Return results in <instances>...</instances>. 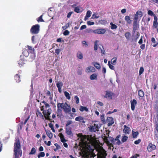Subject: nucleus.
<instances>
[{
  "label": "nucleus",
  "mask_w": 158,
  "mask_h": 158,
  "mask_svg": "<svg viewBox=\"0 0 158 158\" xmlns=\"http://www.w3.org/2000/svg\"><path fill=\"white\" fill-rule=\"evenodd\" d=\"M57 116H60L62 115V110L60 109H57Z\"/></svg>",
  "instance_id": "obj_38"
},
{
  "label": "nucleus",
  "mask_w": 158,
  "mask_h": 158,
  "mask_svg": "<svg viewBox=\"0 0 158 158\" xmlns=\"http://www.w3.org/2000/svg\"><path fill=\"white\" fill-rule=\"evenodd\" d=\"M113 95V93L111 91H106L105 92L104 98L108 100L111 99L112 98V97Z\"/></svg>",
  "instance_id": "obj_5"
},
{
  "label": "nucleus",
  "mask_w": 158,
  "mask_h": 158,
  "mask_svg": "<svg viewBox=\"0 0 158 158\" xmlns=\"http://www.w3.org/2000/svg\"><path fill=\"white\" fill-rule=\"evenodd\" d=\"M128 139V137L124 135L122 137V140L123 142L124 143L126 142Z\"/></svg>",
  "instance_id": "obj_43"
},
{
  "label": "nucleus",
  "mask_w": 158,
  "mask_h": 158,
  "mask_svg": "<svg viewBox=\"0 0 158 158\" xmlns=\"http://www.w3.org/2000/svg\"><path fill=\"white\" fill-rule=\"evenodd\" d=\"M111 62L112 64L114 65L116 63V59L113 58L111 60Z\"/></svg>",
  "instance_id": "obj_45"
},
{
  "label": "nucleus",
  "mask_w": 158,
  "mask_h": 158,
  "mask_svg": "<svg viewBox=\"0 0 158 158\" xmlns=\"http://www.w3.org/2000/svg\"><path fill=\"white\" fill-rule=\"evenodd\" d=\"M103 139L105 140V141L107 143V144L109 143V141L108 140V137H107L106 136H104L103 138Z\"/></svg>",
  "instance_id": "obj_47"
},
{
  "label": "nucleus",
  "mask_w": 158,
  "mask_h": 158,
  "mask_svg": "<svg viewBox=\"0 0 158 158\" xmlns=\"http://www.w3.org/2000/svg\"><path fill=\"white\" fill-rule=\"evenodd\" d=\"M14 152L15 158H19V157L21 156L22 152L21 150V147L19 140H17L14 144Z\"/></svg>",
  "instance_id": "obj_1"
},
{
  "label": "nucleus",
  "mask_w": 158,
  "mask_h": 158,
  "mask_svg": "<svg viewBox=\"0 0 158 158\" xmlns=\"http://www.w3.org/2000/svg\"><path fill=\"white\" fill-rule=\"evenodd\" d=\"M100 127V124L99 123H94V125L91 127L90 130L91 131L95 132L98 131Z\"/></svg>",
  "instance_id": "obj_3"
},
{
  "label": "nucleus",
  "mask_w": 158,
  "mask_h": 158,
  "mask_svg": "<svg viewBox=\"0 0 158 158\" xmlns=\"http://www.w3.org/2000/svg\"><path fill=\"white\" fill-rule=\"evenodd\" d=\"M106 31V30L104 29L100 28L97 29L94 31L95 33L98 34H104Z\"/></svg>",
  "instance_id": "obj_9"
},
{
  "label": "nucleus",
  "mask_w": 158,
  "mask_h": 158,
  "mask_svg": "<svg viewBox=\"0 0 158 158\" xmlns=\"http://www.w3.org/2000/svg\"><path fill=\"white\" fill-rule=\"evenodd\" d=\"M60 139L62 143H64L67 141V140L65 139L64 135L62 133L60 134Z\"/></svg>",
  "instance_id": "obj_26"
},
{
  "label": "nucleus",
  "mask_w": 158,
  "mask_h": 158,
  "mask_svg": "<svg viewBox=\"0 0 158 158\" xmlns=\"http://www.w3.org/2000/svg\"><path fill=\"white\" fill-rule=\"evenodd\" d=\"M42 16H43V15H42L41 16H40L38 18V19L37 20V21L38 22H44V21L42 19Z\"/></svg>",
  "instance_id": "obj_44"
},
{
  "label": "nucleus",
  "mask_w": 158,
  "mask_h": 158,
  "mask_svg": "<svg viewBox=\"0 0 158 158\" xmlns=\"http://www.w3.org/2000/svg\"><path fill=\"white\" fill-rule=\"evenodd\" d=\"M94 65L97 69H100V68L101 66L100 64L97 62L94 63Z\"/></svg>",
  "instance_id": "obj_30"
},
{
  "label": "nucleus",
  "mask_w": 158,
  "mask_h": 158,
  "mask_svg": "<svg viewBox=\"0 0 158 158\" xmlns=\"http://www.w3.org/2000/svg\"><path fill=\"white\" fill-rule=\"evenodd\" d=\"M140 46V48L142 50H143L145 48V44H142Z\"/></svg>",
  "instance_id": "obj_64"
},
{
  "label": "nucleus",
  "mask_w": 158,
  "mask_h": 158,
  "mask_svg": "<svg viewBox=\"0 0 158 158\" xmlns=\"http://www.w3.org/2000/svg\"><path fill=\"white\" fill-rule=\"evenodd\" d=\"M151 41L152 43H154V44L152 45L153 47H156L158 44L157 42H156V41L154 37H152L151 39Z\"/></svg>",
  "instance_id": "obj_25"
},
{
  "label": "nucleus",
  "mask_w": 158,
  "mask_h": 158,
  "mask_svg": "<svg viewBox=\"0 0 158 158\" xmlns=\"http://www.w3.org/2000/svg\"><path fill=\"white\" fill-rule=\"evenodd\" d=\"M125 20L126 21L127 24H130L131 23V21L130 19V16L127 15L125 16Z\"/></svg>",
  "instance_id": "obj_16"
},
{
  "label": "nucleus",
  "mask_w": 158,
  "mask_h": 158,
  "mask_svg": "<svg viewBox=\"0 0 158 158\" xmlns=\"http://www.w3.org/2000/svg\"><path fill=\"white\" fill-rule=\"evenodd\" d=\"M153 25L155 28H157L158 26L157 21H153Z\"/></svg>",
  "instance_id": "obj_52"
},
{
  "label": "nucleus",
  "mask_w": 158,
  "mask_h": 158,
  "mask_svg": "<svg viewBox=\"0 0 158 158\" xmlns=\"http://www.w3.org/2000/svg\"><path fill=\"white\" fill-rule=\"evenodd\" d=\"M43 103L44 105V106H43L42 107V108L41 109V110H43V109H44V108L47 109V108H49L50 107V105L48 104L46 102L44 101L43 102Z\"/></svg>",
  "instance_id": "obj_17"
},
{
  "label": "nucleus",
  "mask_w": 158,
  "mask_h": 158,
  "mask_svg": "<svg viewBox=\"0 0 158 158\" xmlns=\"http://www.w3.org/2000/svg\"><path fill=\"white\" fill-rule=\"evenodd\" d=\"M27 48L28 50L29 51V52L31 53H34V49L33 48L31 47V46L27 45Z\"/></svg>",
  "instance_id": "obj_27"
},
{
  "label": "nucleus",
  "mask_w": 158,
  "mask_h": 158,
  "mask_svg": "<svg viewBox=\"0 0 158 158\" xmlns=\"http://www.w3.org/2000/svg\"><path fill=\"white\" fill-rule=\"evenodd\" d=\"M106 122L108 123L107 125L108 126H111L114 123L113 118L110 117H107Z\"/></svg>",
  "instance_id": "obj_8"
},
{
  "label": "nucleus",
  "mask_w": 158,
  "mask_h": 158,
  "mask_svg": "<svg viewBox=\"0 0 158 158\" xmlns=\"http://www.w3.org/2000/svg\"><path fill=\"white\" fill-rule=\"evenodd\" d=\"M87 24L88 25H92L94 24V23L93 22L88 21L87 22Z\"/></svg>",
  "instance_id": "obj_54"
},
{
  "label": "nucleus",
  "mask_w": 158,
  "mask_h": 158,
  "mask_svg": "<svg viewBox=\"0 0 158 158\" xmlns=\"http://www.w3.org/2000/svg\"><path fill=\"white\" fill-rule=\"evenodd\" d=\"M110 25H111V29H116L117 28V26L116 25L114 24L112 22L110 23Z\"/></svg>",
  "instance_id": "obj_32"
},
{
  "label": "nucleus",
  "mask_w": 158,
  "mask_h": 158,
  "mask_svg": "<svg viewBox=\"0 0 158 158\" xmlns=\"http://www.w3.org/2000/svg\"><path fill=\"white\" fill-rule=\"evenodd\" d=\"M40 26L38 24L32 26L30 29V32L32 34H36L39 33Z\"/></svg>",
  "instance_id": "obj_2"
},
{
  "label": "nucleus",
  "mask_w": 158,
  "mask_h": 158,
  "mask_svg": "<svg viewBox=\"0 0 158 158\" xmlns=\"http://www.w3.org/2000/svg\"><path fill=\"white\" fill-rule=\"evenodd\" d=\"M66 133L70 136H73V133L71 131V128L70 127L66 128Z\"/></svg>",
  "instance_id": "obj_14"
},
{
  "label": "nucleus",
  "mask_w": 158,
  "mask_h": 158,
  "mask_svg": "<svg viewBox=\"0 0 158 158\" xmlns=\"http://www.w3.org/2000/svg\"><path fill=\"white\" fill-rule=\"evenodd\" d=\"M98 40H96L94 42V50L95 51L97 50L98 49Z\"/></svg>",
  "instance_id": "obj_41"
},
{
  "label": "nucleus",
  "mask_w": 158,
  "mask_h": 158,
  "mask_svg": "<svg viewBox=\"0 0 158 158\" xmlns=\"http://www.w3.org/2000/svg\"><path fill=\"white\" fill-rule=\"evenodd\" d=\"M131 35V34L130 32H126L125 34V36L126 39L127 40H129L130 39V37Z\"/></svg>",
  "instance_id": "obj_22"
},
{
  "label": "nucleus",
  "mask_w": 158,
  "mask_h": 158,
  "mask_svg": "<svg viewBox=\"0 0 158 158\" xmlns=\"http://www.w3.org/2000/svg\"><path fill=\"white\" fill-rule=\"evenodd\" d=\"M75 120L76 121H79L83 123H85V122L84 120V118L81 116H78L76 117L75 118Z\"/></svg>",
  "instance_id": "obj_15"
},
{
  "label": "nucleus",
  "mask_w": 158,
  "mask_h": 158,
  "mask_svg": "<svg viewBox=\"0 0 158 158\" xmlns=\"http://www.w3.org/2000/svg\"><path fill=\"white\" fill-rule=\"evenodd\" d=\"M148 14L149 15H150L151 16H153L155 14H154V13L151 10H149L148 11Z\"/></svg>",
  "instance_id": "obj_40"
},
{
  "label": "nucleus",
  "mask_w": 158,
  "mask_h": 158,
  "mask_svg": "<svg viewBox=\"0 0 158 158\" xmlns=\"http://www.w3.org/2000/svg\"><path fill=\"white\" fill-rule=\"evenodd\" d=\"M106 155L107 154L106 152H101L98 157L99 158H105Z\"/></svg>",
  "instance_id": "obj_19"
},
{
  "label": "nucleus",
  "mask_w": 158,
  "mask_h": 158,
  "mask_svg": "<svg viewBox=\"0 0 158 158\" xmlns=\"http://www.w3.org/2000/svg\"><path fill=\"white\" fill-rule=\"evenodd\" d=\"M131 109L134 110L135 109V106L137 104V101L135 99H133L131 101Z\"/></svg>",
  "instance_id": "obj_13"
},
{
  "label": "nucleus",
  "mask_w": 158,
  "mask_h": 158,
  "mask_svg": "<svg viewBox=\"0 0 158 158\" xmlns=\"http://www.w3.org/2000/svg\"><path fill=\"white\" fill-rule=\"evenodd\" d=\"M63 85V83L61 82H58L56 84V86L58 88H61V87Z\"/></svg>",
  "instance_id": "obj_36"
},
{
  "label": "nucleus",
  "mask_w": 158,
  "mask_h": 158,
  "mask_svg": "<svg viewBox=\"0 0 158 158\" xmlns=\"http://www.w3.org/2000/svg\"><path fill=\"white\" fill-rule=\"evenodd\" d=\"M124 129L123 130V132L124 133L129 134L131 131L130 128L127 126L126 125H124L123 126Z\"/></svg>",
  "instance_id": "obj_11"
},
{
  "label": "nucleus",
  "mask_w": 158,
  "mask_h": 158,
  "mask_svg": "<svg viewBox=\"0 0 158 158\" xmlns=\"http://www.w3.org/2000/svg\"><path fill=\"white\" fill-rule=\"evenodd\" d=\"M63 105H64V103H58L57 104V109H60V108H63Z\"/></svg>",
  "instance_id": "obj_35"
},
{
  "label": "nucleus",
  "mask_w": 158,
  "mask_h": 158,
  "mask_svg": "<svg viewBox=\"0 0 158 158\" xmlns=\"http://www.w3.org/2000/svg\"><path fill=\"white\" fill-rule=\"evenodd\" d=\"M132 134L133 137L134 138H136L139 134V132L138 131L135 132L133 131H132Z\"/></svg>",
  "instance_id": "obj_31"
},
{
  "label": "nucleus",
  "mask_w": 158,
  "mask_h": 158,
  "mask_svg": "<svg viewBox=\"0 0 158 158\" xmlns=\"http://www.w3.org/2000/svg\"><path fill=\"white\" fill-rule=\"evenodd\" d=\"M86 28V25H83L81 27L80 29V30H82Z\"/></svg>",
  "instance_id": "obj_61"
},
{
  "label": "nucleus",
  "mask_w": 158,
  "mask_h": 158,
  "mask_svg": "<svg viewBox=\"0 0 158 158\" xmlns=\"http://www.w3.org/2000/svg\"><path fill=\"white\" fill-rule=\"evenodd\" d=\"M51 112L52 110L49 108H48L46 110H43V112L44 116L47 119H48L50 117V114L51 113Z\"/></svg>",
  "instance_id": "obj_6"
},
{
  "label": "nucleus",
  "mask_w": 158,
  "mask_h": 158,
  "mask_svg": "<svg viewBox=\"0 0 158 158\" xmlns=\"http://www.w3.org/2000/svg\"><path fill=\"white\" fill-rule=\"evenodd\" d=\"M80 110L81 111H83L84 110L88 111V109L86 107L81 106L80 108Z\"/></svg>",
  "instance_id": "obj_29"
},
{
  "label": "nucleus",
  "mask_w": 158,
  "mask_h": 158,
  "mask_svg": "<svg viewBox=\"0 0 158 158\" xmlns=\"http://www.w3.org/2000/svg\"><path fill=\"white\" fill-rule=\"evenodd\" d=\"M36 152V150L34 148H32L31 152L29 153L30 155H33L35 154Z\"/></svg>",
  "instance_id": "obj_37"
},
{
  "label": "nucleus",
  "mask_w": 158,
  "mask_h": 158,
  "mask_svg": "<svg viewBox=\"0 0 158 158\" xmlns=\"http://www.w3.org/2000/svg\"><path fill=\"white\" fill-rule=\"evenodd\" d=\"M91 11L89 10H88L87 11L86 15V17L87 18H89L91 16Z\"/></svg>",
  "instance_id": "obj_49"
},
{
  "label": "nucleus",
  "mask_w": 158,
  "mask_h": 158,
  "mask_svg": "<svg viewBox=\"0 0 158 158\" xmlns=\"http://www.w3.org/2000/svg\"><path fill=\"white\" fill-rule=\"evenodd\" d=\"M26 60H24V57L23 56H20V59L18 61V64L20 66H22L23 65L25 64Z\"/></svg>",
  "instance_id": "obj_7"
},
{
  "label": "nucleus",
  "mask_w": 158,
  "mask_h": 158,
  "mask_svg": "<svg viewBox=\"0 0 158 158\" xmlns=\"http://www.w3.org/2000/svg\"><path fill=\"white\" fill-rule=\"evenodd\" d=\"M74 11L77 13H79L81 12V11H80L79 7L78 6L75 7Z\"/></svg>",
  "instance_id": "obj_39"
},
{
  "label": "nucleus",
  "mask_w": 158,
  "mask_h": 158,
  "mask_svg": "<svg viewBox=\"0 0 158 158\" xmlns=\"http://www.w3.org/2000/svg\"><path fill=\"white\" fill-rule=\"evenodd\" d=\"M141 141V140L140 139H139L138 140L135 141L134 143L136 144H138Z\"/></svg>",
  "instance_id": "obj_57"
},
{
  "label": "nucleus",
  "mask_w": 158,
  "mask_h": 158,
  "mask_svg": "<svg viewBox=\"0 0 158 158\" xmlns=\"http://www.w3.org/2000/svg\"><path fill=\"white\" fill-rule=\"evenodd\" d=\"M139 28V25L136 22H133V29L137 30Z\"/></svg>",
  "instance_id": "obj_20"
},
{
  "label": "nucleus",
  "mask_w": 158,
  "mask_h": 158,
  "mask_svg": "<svg viewBox=\"0 0 158 158\" xmlns=\"http://www.w3.org/2000/svg\"><path fill=\"white\" fill-rule=\"evenodd\" d=\"M156 146L155 145L152 143H150L147 147V149L149 152H151L152 151L156 149Z\"/></svg>",
  "instance_id": "obj_12"
},
{
  "label": "nucleus",
  "mask_w": 158,
  "mask_h": 158,
  "mask_svg": "<svg viewBox=\"0 0 158 158\" xmlns=\"http://www.w3.org/2000/svg\"><path fill=\"white\" fill-rule=\"evenodd\" d=\"M60 51H61V50L60 49V48L57 49H56V50H55V53L57 55H58L59 54L60 52Z\"/></svg>",
  "instance_id": "obj_53"
},
{
  "label": "nucleus",
  "mask_w": 158,
  "mask_h": 158,
  "mask_svg": "<svg viewBox=\"0 0 158 158\" xmlns=\"http://www.w3.org/2000/svg\"><path fill=\"white\" fill-rule=\"evenodd\" d=\"M72 123V121L71 120L68 121L67 122V123L66 125V126H68L70 124H71Z\"/></svg>",
  "instance_id": "obj_55"
},
{
  "label": "nucleus",
  "mask_w": 158,
  "mask_h": 158,
  "mask_svg": "<svg viewBox=\"0 0 158 158\" xmlns=\"http://www.w3.org/2000/svg\"><path fill=\"white\" fill-rule=\"evenodd\" d=\"M97 74L96 73H93L90 76L89 78L91 80H97Z\"/></svg>",
  "instance_id": "obj_18"
},
{
  "label": "nucleus",
  "mask_w": 158,
  "mask_h": 158,
  "mask_svg": "<svg viewBox=\"0 0 158 158\" xmlns=\"http://www.w3.org/2000/svg\"><path fill=\"white\" fill-rule=\"evenodd\" d=\"M46 133L47 135L50 139L52 138V137L53 135L52 134L50 131H46Z\"/></svg>",
  "instance_id": "obj_21"
},
{
  "label": "nucleus",
  "mask_w": 158,
  "mask_h": 158,
  "mask_svg": "<svg viewBox=\"0 0 158 158\" xmlns=\"http://www.w3.org/2000/svg\"><path fill=\"white\" fill-rule=\"evenodd\" d=\"M102 47L103 49H102L101 48L99 47V48L101 49V52L102 53V56H103L102 54H103L104 55H105V51L104 49L102 46Z\"/></svg>",
  "instance_id": "obj_58"
},
{
  "label": "nucleus",
  "mask_w": 158,
  "mask_h": 158,
  "mask_svg": "<svg viewBox=\"0 0 158 158\" xmlns=\"http://www.w3.org/2000/svg\"><path fill=\"white\" fill-rule=\"evenodd\" d=\"M69 23H67L64 26L62 27V28L63 30H65L69 27Z\"/></svg>",
  "instance_id": "obj_42"
},
{
  "label": "nucleus",
  "mask_w": 158,
  "mask_h": 158,
  "mask_svg": "<svg viewBox=\"0 0 158 158\" xmlns=\"http://www.w3.org/2000/svg\"><path fill=\"white\" fill-rule=\"evenodd\" d=\"M139 155L138 154H136L131 156V158H137V157H139Z\"/></svg>",
  "instance_id": "obj_63"
},
{
  "label": "nucleus",
  "mask_w": 158,
  "mask_h": 158,
  "mask_svg": "<svg viewBox=\"0 0 158 158\" xmlns=\"http://www.w3.org/2000/svg\"><path fill=\"white\" fill-rule=\"evenodd\" d=\"M74 99L76 100V104H78L79 102V99L78 97L77 96H76L74 97Z\"/></svg>",
  "instance_id": "obj_48"
},
{
  "label": "nucleus",
  "mask_w": 158,
  "mask_h": 158,
  "mask_svg": "<svg viewBox=\"0 0 158 158\" xmlns=\"http://www.w3.org/2000/svg\"><path fill=\"white\" fill-rule=\"evenodd\" d=\"M138 95L141 97H143L144 96V93L141 90H139L138 91Z\"/></svg>",
  "instance_id": "obj_28"
},
{
  "label": "nucleus",
  "mask_w": 158,
  "mask_h": 158,
  "mask_svg": "<svg viewBox=\"0 0 158 158\" xmlns=\"http://www.w3.org/2000/svg\"><path fill=\"white\" fill-rule=\"evenodd\" d=\"M77 56L78 59H82L83 58V55L82 53L80 51L78 52L77 54Z\"/></svg>",
  "instance_id": "obj_24"
},
{
  "label": "nucleus",
  "mask_w": 158,
  "mask_h": 158,
  "mask_svg": "<svg viewBox=\"0 0 158 158\" xmlns=\"http://www.w3.org/2000/svg\"><path fill=\"white\" fill-rule=\"evenodd\" d=\"M143 36H142L141 37L140 40H139V41L138 42V43L139 44H142L143 42Z\"/></svg>",
  "instance_id": "obj_50"
},
{
  "label": "nucleus",
  "mask_w": 158,
  "mask_h": 158,
  "mask_svg": "<svg viewBox=\"0 0 158 158\" xmlns=\"http://www.w3.org/2000/svg\"><path fill=\"white\" fill-rule=\"evenodd\" d=\"M35 36L34 35H33L31 37V41L32 42L33 44H35Z\"/></svg>",
  "instance_id": "obj_62"
},
{
  "label": "nucleus",
  "mask_w": 158,
  "mask_h": 158,
  "mask_svg": "<svg viewBox=\"0 0 158 158\" xmlns=\"http://www.w3.org/2000/svg\"><path fill=\"white\" fill-rule=\"evenodd\" d=\"M45 154L44 152H40L38 155L37 157L38 158H40L41 157H44V156Z\"/></svg>",
  "instance_id": "obj_34"
},
{
  "label": "nucleus",
  "mask_w": 158,
  "mask_h": 158,
  "mask_svg": "<svg viewBox=\"0 0 158 158\" xmlns=\"http://www.w3.org/2000/svg\"><path fill=\"white\" fill-rule=\"evenodd\" d=\"M82 158H94L92 156L89 154L88 153L85 152H82L81 155Z\"/></svg>",
  "instance_id": "obj_10"
},
{
  "label": "nucleus",
  "mask_w": 158,
  "mask_h": 158,
  "mask_svg": "<svg viewBox=\"0 0 158 158\" xmlns=\"http://www.w3.org/2000/svg\"><path fill=\"white\" fill-rule=\"evenodd\" d=\"M64 95L69 100L70 99V94L67 91H65L64 93Z\"/></svg>",
  "instance_id": "obj_33"
},
{
  "label": "nucleus",
  "mask_w": 158,
  "mask_h": 158,
  "mask_svg": "<svg viewBox=\"0 0 158 158\" xmlns=\"http://www.w3.org/2000/svg\"><path fill=\"white\" fill-rule=\"evenodd\" d=\"M138 18V15L136 13L135 15V17L134 18V21L133 22H137V20Z\"/></svg>",
  "instance_id": "obj_46"
},
{
  "label": "nucleus",
  "mask_w": 158,
  "mask_h": 158,
  "mask_svg": "<svg viewBox=\"0 0 158 158\" xmlns=\"http://www.w3.org/2000/svg\"><path fill=\"white\" fill-rule=\"evenodd\" d=\"M139 35H140V34H139V33L138 32H137V34H136V38H135V42L137 40V39L139 37Z\"/></svg>",
  "instance_id": "obj_56"
},
{
  "label": "nucleus",
  "mask_w": 158,
  "mask_h": 158,
  "mask_svg": "<svg viewBox=\"0 0 158 158\" xmlns=\"http://www.w3.org/2000/svg\"><path fill=\"white\" fill-rule=\"evenodd\" d=\"M69 34V32L68 30H65L63 33L64 35L65 36L68 35Z\"/></svg>",
  "instance_id": "obj_51"
},
{
  "label": "nucleus",
  "mask_w": 158,
  "mask_h": 158,
  "mask_svg": "<svg viewBox=\"0 0 158 158\" xmlns=\"http://www.w3.org/2000/svg\"><path fill=\"white\" fill-rule=\"evenodd\" d=\"M136 13L137 14V15H140L141 16H142L143 15L142 12L141 11H137L136 12Z\"/></svg>",
  "instance_id": "obj_59"
},
{
  "label": "nucleus",
  "mask_w": 158,
  "mask_h": 158,
  "mask_svg": "<svg viewBox=\"0 0 158 158\" xmlns=\"http://www.w3.org/2000/svg\"><path fill=\"white\" fill-rule=\"evenodd\" d=\"M15 78L16 82L17 83L21 81L20 79L19 75L18 74L15 75Z\"/></svg>",
  "instance_id": "obj_23"
},
{
  "label": "nucleus",
  "mask_w": 158,
  "mask_h": 158,
  "mask_svg": "<svg viewBox=\"0 0 158 158\" xmlns=\"http://www.w3.org/2000/svg\"><path fill=\"white\" fill-rule=\"evenodd\" d=\"M73 13V11H71L69 12L67 15V17L68 18H69L71 16V15Z\"/></svg>",
  "instance_id": "obj_60"
},
{
  "label": "nucleus",
  "mask_w": 158,
  "mask_h": 158,
  "mask_svg": "<svg viewBox=\"0 0 158 158\" xmlns=\"http://www.w3.org/2000/svg\"><path fill=\"white\" fill-rule=\"evenodd\" d=\"M63 109L66 113H69L71 111V108L70 105L66 102L64 103Z\"/></svg>",
  "instance_id": "obj_4"
}]
</instances>
